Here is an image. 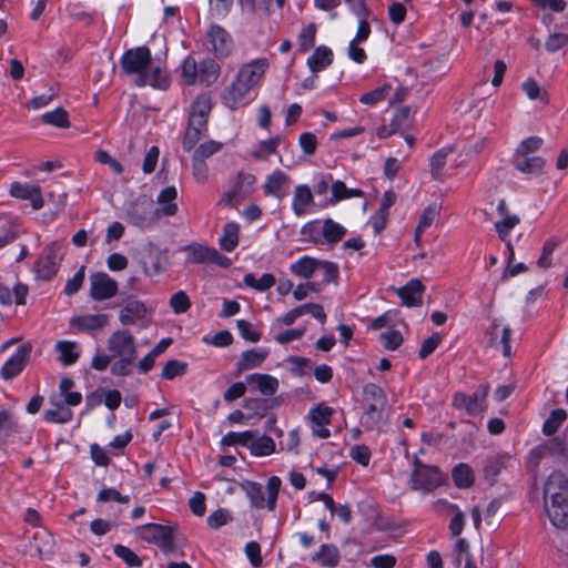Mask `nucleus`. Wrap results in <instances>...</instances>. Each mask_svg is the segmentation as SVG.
I'll list each match as a JSON object with an SVG mask.
<instances>
[{
  "label": "nucleus",
  "mask_w": 568,
  "mask_h": 568,
  "mask_svg": "<svg viewBox=\"0 0 568 568\" xmlns=\"http://www.w3.org/2000/svg\"><path fill=\"white\" fill-rule=\"evenodd\" d=\"M322 234L327 243L334 244L339 242L346 234V229L332 219L323 222Z\"/></svg>",
  "instance_id": "38"
},
{
  "label": "nucleus",
  "mask_w": 568,
  "mask_h": 568,
  "mask_svg": "<svg viewBox=\"0 0 568 568\" xmlns=\"http://www.w3.org/2000/svg\"><path fill=\"white\" fill-rule=\"evenodd\" d=\"M268 65L266 58L252 60L240 68L236 78L253 89L258 84Z\"/></svg>",
  "instance_id": "14"
},
{
  "label": "nucleus",
  "mask_w": 568,
  "mask_h": 568,
  "mask_svg": "<svg viewBox=\"0 0 568 568\" xmlns=\"http://www.w3.org/2000/svg\"><path fill=\"white\" fill-rule=\"evenodd\" d=\"M232 517L229 510L217 509L213 511L206 519L207 526L212 529H219L231 521Z\"/></svg>",
  "instance_id": "61"
},
{
  "label": "nucleus",
  "mask_w": 568,
  "mask_h": 568,
  "mask_svg": "<svg viewBox=\"0 0 568 568\" xmlns=\"http://www.w3.org/2000/svg\"><path fill=\"white\" fill-rule=\"evenodd\" d=\"M240 226L235 222H229L223 226V234L219 240L220 246L226 251L232 252L239 244Z\"/></svg>",
  "instance_id": "33"
},
{
  "label": "nucleus",
  "mask_w": 568,
  "mask_h": 568,
  "mask_svg": "<svg viewBox=\"0 0 568 568\" xmlns=\"http://www.w3.org/2000/svg\"><path fill=\"white\" fill-rule=\"evenodd\" d=\"M519 222H520L519 216L514 214V215H506L505 217H503V220L497 221L495 223L496 232L498 233V235L503 242L508 241L507 237H508L510 231L516 225H518Z\"/></svg>",
  "instance_id": "47"
},
{
  "label": "nucleus",
  "mask_w": 568,
  "mask_h": 568,
  "mask_svg": "<svg viewBox=\"0 0 568 568\" xmlns=\"http://www.w3.org/2000/svg\"><path fill=\"white\" fill-rule=\"evenodd\" d=\"M439 211L436 205L426 207L419 219V222L415 229V241L418 243L422 233L429 227L438 216Z\"/></svg>",
  "instance_id": "45"
},
{
  "label": "nucleus",
  "mask_w": 568,
  "mask_h": 568,
  "mask_svg": "<svg viewBox=\"0 0 568 568\" xmlns=\"http://www.w3.org/2000/svg\"><path fill=\"white\" fill-rule=\"evenodd\" d=\"M281 479L277 476H272L267 480L266 490H267V499H266V508L268 510H274L276 506V500L278 496V491L281 488Z\"/></svg>",
  "instance_id": "54"
},
{
  "label": "nucleus",
  "mask_w": 568,
  "mask_h": 568,
  "mask_svg": "<svg viewBox=\"0 0 568 568\" xmlns=\"http://www.w3.org/2000/svg\"><path fill=\"white\" fill-rule=\"evenodd\" d=\"M189 261L194 264H216L227 268L231 260L222 255L216 248L204 246L202 244H191L186 248Z\"/></svg>",
  "instance_id": "11"
},
{
  "label": "nucleus",
  "mask_w": 568,
  "mask_h": 568,
  "mask_svg": "<svg viewBox=\"0 0 568 568\" xmlns=\"http://www.w3.org/2000/svg\"><path fill=\"white\" fill-rule=\"evenodd\" d=\"M452 148H443L436 151L429 159V172L434 180H440L443 176V170L447 162V156L452 152Z\"/></svg>",
  "instance_id": "36"
},
{
  "label": "nucleus",
  "mask_w": 568,
  "mask_h": 568,
  "mask_svg": "<svg viewBox=\"0 0 568 568\" xmlns=\"http://www.w3.org/2000/svg\"><path fill=\"white\" fill-rule=\"evenodd\" d=\"M363 398L365 404L363 424L367 428L374 429L383 420L387 405L386 394L378 385L368 383L363 388Z\"/></svg>",
  "instance_id": "3"
},
{
  "label": "nucleus",
  "mask_w": 568,
  "mask_h": 568,
  "mask_svg": "<svg viewBox=\"0 0 568 568\" xmlns=\"http://www.w3.org/2000/svg\"><path fill=\"white\" fill-rule=\"evenodd\" d=\"M115 556L121 558L129 567H140L142 559L129 547L123 545H115L113 548Z\"/></svg>",
  "instance_id": "50"
},
{
  "label": "nucleus",
  "mask_w": 568,
  "mask_h": 568,
  "mask_svg": "<svg viewBox=\"0 0 568 568\" xmlns=\"http://www.w3.org/2000/svg\"><path fill=\"white\" fill-rule=\"evenodd\" d=\"M425 286L417 280H410L406 285L396 290L397 295L402 298V302L407 307H416L423 303V293Z\"/></svg>",
  "instance_id": "19"
},
{
  "label": "nucleus",
  "mask_w": 568,
  "mask_h": 568,
  "mask_svg": "<svg viewBox=\"0 0 568 568\" xmlns=\"http://www.w3.org/2000/svg\"><path fill=\"white\" fill-rule=\"evenodd\" d=\"M118 292V283L106 273L98 272L90 275V296L94 301L113 297Z\"/></svg>",
  "instance_id": "13"
},
{
  "label": "nucleus",
  "mask_w": 568,
  "mask_h": 568,
  "mask_svg": "<svg viewBox=\"0 0 568 568\" xmlns=\"http://www.w3.org/2000/svg\"><path fill=\"white\" fill-rule=\"evenodd\" d=\"M312 560L323 567H336L339 562V550L333 544H324L312 556Z\"/></svg>",
  "instance_id": "27"
},
{
  "label": "nucleus",
  "mask_w": 568,
  "mask_h": 568,
  "mask_svg": "<svg viewBox=\"0 0 568 568\" xmlns=\"http://www.w3.org/2000/svg\"><path fill=\"white\" fill-rule=\"evenodd\" d=\"M545 508L551 524L557 528L568 527V479L554 471L544 488Z\"/></svg>",
  "instance_id": "1"
},
{
  "label": "nucleus",
  "mask_w": 568,
  "mask_h": 568,
  "mask_svg": "<svg viewBox=\"0 0 568 568\" xmlns=\"http://www.w3.org/2000/svg\"><path fill=\"white\" fill-rule=\"evenodd\" d=\"M243 490L245 491L247 498L250 499V504L252 507L262 509L266 507L265 493L263 490V486L255 481H246L242 485Z\"/></svg>",
  "instance_id": "34"
},
{
  "label": "nucleus",
  "mask_w": 568,
  "mask_h": 568,
  "mask_svg": "<svg viewBox=\"0 0 568 568\" xmlns=\"http://www.w3.org/2000/svg\"><path fill=\"white\" fill-rule=\"evenodd\" d=\"M487 387L477 389L471 395L464 393L455 394L453 405L455 408L465 410L468 415L476 416L485 409Z\"/></svg>",
  "instance_id": "12"
},
{
  "label": "nucleus",
  "mask_w": 568,
  "mask_h": 568,
  "mask_svg": "<svg viewBox=\"0 0 568 568\" xmlns=\"http://www.w3.org/2000/svg\"><path fill=\"white\" fill-rule=\"evenodd\" d=\"M388 89V85H384L364 93L361 95L359 102L366 105H374L386 98Z\"/></svg>",
  "instance_id": "59"
},
{
  "label": "nucleus",
  "mask_w": 568,
  "mask_h": 568,
  "mask_svg": "<svg viewBox=\"0 0 568 568\" xmlns=\"http://www.w3.org/2000/svg\"><path fill=\"white\" fill-rule=\"evenodd\" d=\"M248 449L254 456H268L275 452L276 445L270 436L262 435L257 438L254 436L250 443Z\"/></svg>",
  "instance_id": "35"
},
{
  "label": "nucleus",
  "mask_w": 568,
  "mask_h": 568,
  "mask_svg": "<svg viewBox=\"0 0 568 568\" xmlns=\"http://www.w3.org/2000/svg\"><path fill=\"white\" fill-rule=\"evenodd\" d=\"M178 196V191L174 186H166L163 189L158 195V203L160 209V215L163 214L165 216H173L178 212V205L175 203Z\"/></svg>",
  "instance_id": "25"
},
{
  "label": "nucleus",
  "mask_w": 568,
  "mask_h": 568,
  "mask_svg": "<svg viewBox=\"0 0 568 568\" xmlns=\"http://www.w3.org/2000/svg\"><path fill=\"white\" fill-rule=\"evenodd\" d=\"M566 419L567 413L565 409H554L542 425V433L546 436L554 435Z\"/></svg>",
  "instance_id": "43"
},
{
  "label": "nucleus",
  "mask_w": 568,
  "mask_h": 568,
  "mask_svg": "<svg viewBox=\"0 0 568 568\" xmlns=\"http://www.w3.org/2000/svg\"><path fill=\"white\" fill-rule=\"evenodd\" d=\"M317 272H321V274H322V283L323 284L336 282V280L338 277V267L333 262L318 260Z\"/></svg>",
  "instance_id": "55"
},
{
  "label": "nucleus",
  "mask_w": 568,
  "mask_h": 568,
  "mask_svg": "<svg viewBox=\"0 0 568 568\" xmlns=\"http://www.w3.org/2000/svg\"><path fill=\"white\" fill-rule=\"evenodd\" d=\"M243 282L248 287L264 292L275 284V277L271 273H265L260 278H256L254 274L247 273L244 275Z\"/></svg>",
  "instance_id": "40"
},
{
  "label": "nucleus",
  "mask_w": 568,
  "mask_h": 568,
  "mask_svg": "<svg viewBox=\"0 0 568 568\" xmlns=\"http://www.w3.org/2000/svg\"><path fill=\"white\" fill-rule=\"evenodd\" d=\"M85 276V266L82 265L77 273L73 275L72 278L67 281V284L64 286V294L68 296L74 295L79 292V290L82 287V284L84 282Z\"/></svg>",
  "instance_id": "60"
},
{
  "label": "nucleus",
  "mask_w": 568,
  "mask_h": 568,
  "mask_svg": "<svg viewBox=\"0 0 568 568\" xmlns=\"http://www.w3.org/2000/svg\"><path fill=\"white\" fill-rule=\"evenodd\" d=\"M41 119L45 124H51L59 128L69 126L68 112L62 108H57L51 112L42 114Z\"/></svg>",
  "instance_id": "48"
},
{
  "label": "nucleus",
  "mask_w": 568,
  "mask_h": 568,
  "mask_svg": "<svg viewBox=\"0 0 568 568\" xmlns=\"http://www.w3.org/2000/svg\"><path fill=\"white\" fill-rule=\"evenodd\" d=\"M314 196L308 185L300 184L293 193L292 210L297 216L308 212V206L313 203Z\"/></svg>",
  "instance_id": "22"
},
{
  "label": "nucleus",
  "mask_w": 568,
  "mask_h": 568,
  "mask_svg": "<svg viewBox=\"0 0 568 568\" xmlns=\"http://www.w3.org/2000/svg\"><path fill=\"white\" fill-rule=\"evenodd\" d=\"M410 115V109L408 106H402L395 113L390 124L389 130L386 131L385 128L381 129L378 132L379 138H385L387 135L394 134L400 129L405 128L408 123V119Z\"/></svg>",
  "instance_id": "37"
},
{
  "label": "nucleus",
  "mask_w": 568,
  "mask_h": 568,
  "mask_svg": "<svg viewBox=\"0 0 568 568\" xmlns=\"http://www.w3.org/2000/svg\"><path fill=\"white\" fill-rule=\"evenodd\" d=\"M412 485L416 490L433 491L443 484V475L435 466H428L415 455L413 457Z\"/></svg>",
  "instance_id": "5"
},
{
  "label": "nucleus",
  "mask_w": 568,
  "mask_h": 568,
  "mask_svg": "<svg viewBox=\"0 0 568 568\" xmlns=\"http://www.w3.org/2000/svg\"><path fill=\"white\" fill-rule=\"evenodd\" d=\"M220 74V65L212 59H205L200 62L197 71V82L210 85L216 81Z\"/></svg>",
  "instance_id": "32"
},
{
  "label": "nucleus",
  "mask_w": 568,
  "mask_h": 568,
  "mask_svg": "<svg viewBox=\"0 0 568 568\" xmlns=\"http://www.w3.org/2000/svg\"><path fill=\"white\" fill-rule=\"evenodd\" d=\"M135 84L138 87L151 85L158 89H166L169 79L160 67H152L151 64L143 74L138 77Z\"/></svg>",
  "instance_id": "21"
},
{
  "label": "nucleus",
  "mask_w": 568,
  "mask_h": 568,
  "mask_svg": "<svg viewBox=\"0 0 568 568\" xmlns=\"http://www.w3.org/2000/svg\"><path fill=\"white\" fill-rule=\"evenodd\" d=\"M453 479L458 488H468L474 483V473L466 464H459L453 469Z\"/></svg>",
  "instance_id": "42"
},
{
  "label": "nucleus",
  "mask_w": 568,
  "mask_h": 568,
  "mask_svg": "<svg viewBox=\"0 0 568 568\" xmlns=\"http://www.w3.org/2000/svg\"><path fill=\"white\" fill-rule=\"evenodd\" d=\"M331 415H332V408L326 407V406L325 407L317 406L316 408H314L310 412V418H311L312 423L320 427L326 426L327 424H329Z\"/></svg>",
  "instance_id": "64"
},
{
  "label": "nucleus",
  "mask_w": 568,
  "mask_h": 568,
  "mask_svg": "<svg viewBox=\"0 0 568 568\" xmlns=\"http://www.w3.org/2000/svg\"><path fill=\"white\" fill-rule=\"evenodd\" d=\"M288 175L281 170H276L267 176L263 187L267 195H272L281 200L286 194L283 189L288 184Z\"/></svg>",
  "instance_id": "24"
},
{
  "label": "nucleus",
  "mask_w": 568,
  "mask_h": 568,
  "mask_svg": "<svg viewBox=\"0 0 568 568\" xmlns=\"http://www.w3.org/2000/svg\"><path fill=\"white\" fill-rule=\"evenodd\" d=\"M205 37L209 50L217 59L230 55L233 48V38L226 29L220 24H211L205 32Z\"/></svg>",
  "instance_id": "10"
},
{
  "label": "nucleus",
  "mask_w": 568,
  "mask_h": 568,
  "mask_svg": "<svg viewBox=\"0 0 568 568\" xmlns=\"http://www.w3.org/2000/svg\"><path fill=\"white\" fill-rule=\"evenodd\" d=\"M253 437H254L253 430H245L242 433L229 432L221 439V445L222 446L241 445L244 447H248Z\"/></svg>",
  "instance_id": "44"
},
{
  "label": "nucleus",
  "mask_w": 568,
  "mask_h": 568,
  "mask_svg": "<svg viewBox=\"0 0 568 568\" xmlns=\"http://www.w3.org/2000/svg\"><path fill=\"white\" fill-rule=\"evenodd\" d=\"M246 383L254 385L258 392L266 396L274 395L278 389V379L268 374H251L246 376Z\"/></svg>",
  "instance_id": "23"
},
{
  "label": "nucleus",
  "mask_w": 568,
  "mask_h": 568,
  "mask_svg": "<svg viewBox=\"0 0 568 568\" xmlns=\"http://www.w3.org/2000/svg\"><path fill=\"white\" fill-rule=\"evenodd\" d=\"M560 241L556 237L548 239L542 247V253L539 260L537 261V264L540 268H549L551 266V254L556 250V247L559 245Z\"/></svg>",
  "instance_id": "52"
},
{
  "label": "nucleus",
  "mask_w": 568,
  "mask_h": 568,
  "mask_svg": "<svg viewBox=\"0 0 568 568\" xmlns=\"http://www.w3.org/2000/svg\"><path fill=\"white\" fill-rule=\"evenodd\" d=\"M281 142L280 136H274L272 139L261 141L256 148V150L253 151L252 155L255 159L265 160L270 154H273L276 152V149Z\"/></svg>",
  "instance_id": "46"
},
{
  "label": "nucleus",
  "mask_w": 568,
  "mask_h": 568,
  "mask_svg": "<svg viewBox=\"0 0 568 568\" xmlns=\"http://www.w3.org/2000/svg\"><path fill=\"white\" fill-rule=\"evenodd\" d=\"M197 71L199 64L193 58L187 57L182 63V75L189 85L195 84L197 82Z\"/></svg>",
  "instance_id": "56"
},
{
  "label": "nucleus",
  "mask_w": 568,
  "mask_h": 568,
  "mask_svg": "<svg viewBox=\"0 0 568 568\" xmlns=\"http://www.w3.org/2000/svg\"><path fill=\"white\" fill-rule=\"evenodd\" d=\"M236 326L241 336L245 341L256 343L261 339V334L254 328V326L250 322L245 320H239Z\"/></svg>",
  "instance_id": "63"
},
{
  "label": "nucleus",
  "mask_w": 568,
  "mask_h": 568,
  "mask_svg": "<svg viewBox=\"0 0 568 568\" xmlns=\"http://www.w3.org/2000/svg\"><path fill=\"white\" fill-rule=\"evenodd\" d=\"M152 63V54L148 47H138L126 50L120 59L124 73L140 77Z\"/></svg>",
  "instance_id": "9"
},
{
  "label": "nucleus",
  "mask_w": 568,
  "mask_h": 568,
  "mask_svg": "<svg viewBox=\"0 0 568 568\" xmlns=\"http://www.w3.org/2000/svg\"><path fill=\"white\" fill-rule=\"evenodd\" d=\"M187 364L178 359H171L162 368L161 377L168 381L185 373Z\"/></svg>",
  "instance_id": "49"
},
{
  "label": "nucleus",
  "mask_w": 568,
  "mask_h": 568,
  "mask_svg": "<svg viewBox=\"0 0 568 568\" xmlns=\"http://www.w3.org/2000/svg\"><path fill=\"white\" fill-rule=\"evenodd\" d=\"M170 306L175 314H182L191 307V302L184 291H179L171 296Z\"/></svg>",
  "instance_id": "57"
},
{
  "label": "nucleus",
  "mask_w": 568,
  "mask_h": 568,
  "mask_svg": "<svg viewBox=\"0 0 568 568\" xmlns=\"http://www.w3.org/2000/svg\"><path fill=\"white\" fill-rule=\"evenodd\" d=\"M251 90L250 85L235 78L223 94V102L229 109L236 110L245 104V97Z\"/></svg>",
  "instance_id": "18"
},
{
  "label": "nucleus",
  "mask_w": 568,
  "mask_h": 568,
  "mask_svg": "<svg viewBox=\"0 0 568 568\" xmlns=\"http://www.w3.org/2000/svg\"><path fill=\"white\" fill-rule=\"evenodd\" d=\"M267 356L268 351L265 348H252L245 351L241 354L236 363V369L239 373H242L244 371L260 367Z\"/></svg>",
  "instance_id": "20"
},
{
  "label": "nucleus",
  "mask_w": 568,
  "mask_h": 568,
  "mask_svg": "<svg viewBox=\"0 0 568 568\" xmlns=\"http://www.w3.org/2000/svg\"><path fill=\"white\" fill-rule=\"evenodd\" d=\"M10 194L17 199L29 200L34 210H40L44 205L39 185L14 182L11 184Z\"/></svg>",
  "instance_id": "17"
},
{
  "label": "nucleus",
  "mask_w": 568,
  "mask_h": 568,
  "mask_svg": "<svg viewBox=\"0 0 568 568\" xmlns=\"http://www.w3.org/2000/svg\"><path fill=\"white\" fill-rule=\"evenodd\" d=\"M222 149V143L216 141H207L197 146L193 156L204 160L217 153Z\"/></svg>",
  "instance_id": "62"
},
{
  "label": "nucleus",
  "mask_w": 568,
  "mask_h": 568,
  "mask_svg": "<svg viewBox=\"0 0 568 568\" xmlns=\"http://www.w3.org/2000/svg\"><path fill=\"white\" fill-rule=\"evenodd\" d=\"M318 268V260L311 256H303L295 263L291 264L290 271L302 278H311Z\"/></svg>",
  "instance_id": "29"
},
{
  "label": "nucleus",
  "mask_w": 568,
  "mask_h": 568,
  "mask_svg": "<svg viewBox=\"0 0 568 568\" xmlns=\"http://www.w3.org/2000/svg\"><path fill=\"white\" fill-rule=\"evenodd\" d=\"M513 164L516 170L524 174L538 176L544 172L546 162L538 155L515 152L513 156Z\"/></svg>",
  "instance_id": "16"
},
{
  "label": "nucleus",
  "mask_w": 568,
  "mask_h": 568,
  "mask_svg": "<svg viewBox=\"0 0 568 568\" xmlns=\"http://www.w3.org/2000/svg\"><path fill=\"white\" fill-rule=\"evenodd\" d=\"M128 219L133 225L146 229L158 222L160 219V211H156L151 199L142 196L130 204L128 209Z\"/></svg>",
  "instance_id": "7"
},
{
  "label": "nucleus",
  "mask_w": 568,
  "mask_h": 568,
  "mask_svg": "<svg viewBox=\"0 0 568 568\" xmlns=\"http://www.w3.org/2000/svg\"><path fill=\"white\" fill-rule=\"evenodd\" d=\"M50 403L53 408L45 410L44 419L49 423L65 424L73 417L72 410L61 403L55 402L54 398H50Z\"/></svg>",
  "instance_id": "30"
},
{
  "label": "nucleus",
  "mask_w": 568,
  "mask_h": 568,
  "mask_svg": "<svg viewBox=\"0 0 568 568\" xmlns=\"http://www.w3.org/2000/svg\"><path fill=\"white\" fill-rule=\"evenodd\" d=\"M332 196L328 200L329 204H336L342 200H346L349 197H361L364 195L363 191L359 189H348L344 182L337 180L333 181L331 185Z\"/></svg>",
  "instance_id": "31"
},
{
  "label": "nucleus",
  "mask_w": 568,
  "mask_h": 568,
  "mask_svg": "<svg viewBox=\"0 0 568 568\" xmlns=\"http://www.w3.org/2000/svg\"><path fill=\"white\" fill-rule=\"evenodd\" d=\"M63 255V245L53 242L48 245L36 262L34 272L38 278L48 281L52 278Z\"/></svg>",
  "instance_id": "8"
},
{
  "label": "nucleus",
  "mask_w": 568,
  "mask_h": 568,
  "mask_svg": "<svg viewBox=\"0 0 568 568\" xmlns=\"http://www.w3.org/2000/svg\"><path fill=\"white\" fill-rule=\"evenodd\" d=\"M211 108H212V104H211L210 97L205 95V94H202V95H199L194 100L190 114L207 119L209 114H210V111H211Z\"/></svg>",
  "instance_id": "58"
},
{
  "label": "nucleus",
  "mask_w": 568,
  "mask_h": 568,
  "mask_svg": "<svg viewBox=\"0 0 568 568\" xmlns=\"http://www.w3.org/2000/svg\"><path fill=\"white\" fill-rule=\"evenodd\" d=\"M77 343L69 341H60L55 345V349L60 353L59 361L65 365L74 364L79 358V353L75 351Z\"/></svg>",
  "instance_id": "39"
},
{
  "label": "nucleus",
  "mask_w": 568,
  "mask_h": 568,
  "mask_svg": "<svg viewBox=\"0 0 568 568\" xmlns=\"http://www.w3.org/2000/svg\"><path fill=\"white\" fill-rule=\"evenodd\" d=\"M108 349L116 361L111 366V373L115 376L131 374V366L134 363L138 351L135 338L128 329H118L108 339Z\"/></svg>",
  "instance_id": "2"
},
{
  "label": "nucleus",
  "mask_w": 568,
  "mask_h": 568,
  "mask_svg": "<svg viewBox=\"0 0 568 568\" xmlns=\"http://www.w3.org/2000/svg\"><path fill=\"white\" fill-rule=\"evenodd\" d=\"M109 323L106 314H88L72 320V325L81 331H97Z\"/></svg>",
  "instance_id": "28"
},
{
  "label": "nucleus",
  "mask_w": 568,
  "mask_h": 568,
  "mask_svg": "<svg viewBox=\"0 0 568 568\" xmlns=\"http://www.w3.org/2000/svg\"><path fill=\"white\" fill-rule=\"evenodd\" d=\"M119 321L122 325H136L140 328H148L152 323V311L140 300L126 297L121 303Z\"/></svg>",
  "instance_id": "4"
},
{
  "label": "nucleus",
  "mask_w": 568,
  "mask_h": 568,
  "mask_svg": "<svg viewBox=\"0 0 568 568\" xmlns=\"http://www.w3.org/2000/svg\"><path fill=\"white\" fill-rule=\"evenodd\" d=\"M550 445V455L568 458V428L561 436L548 440Z\"/></svg>",
  "instance_id": "53"
},
{
  "label": "nucleus",
  "mask_w": 568,
  "mask_h": 568,
  "mask_svg": "<svg viewBox=\"0 0 568 568\" xmlns=\"http://www.w3.org/2000/svg\"><path fill=\"white\" fill-rule=\"evenodd\" d=\"M523 91L526 93L529 100H537L544 104L548 103V93L547 91L540 87L537 81L532 78L527 79L521 84Z\"/></svg>",
  "instance_id": "41"
},
{
  "label": "nucleus",
  "mask_w": 568,
  "mask_h": 568,
  "mask_svg": "<svg viewBox=\"0 0 568 568\" xmlns=\"http://www.w3.org/2000/svg\"><path fill=\"white\" fill-rule=\"evenodd\" d=\"M31 354V345L23 344L18 351L4 363L0 371V375L4 379H11L18 376L28 363Z\"/></svg>",
  "instance_id": "15"
},
{
  "label": "nucleus",
  "mask_w": 568,
  "mask_h": 568,
  "mask_svg": "<svg viewBox=\"0 0 568 568\" xmlns=\"http://www.w3.org/2000/svg\"><path fill=\"white\" fill-rule=\"evenodd\" d=\"M333 62V51L325 45L315 49L314 53L307 59V65L313 73H317Z\"/></svg>",
  "instance_id": "26"
},
{
  "label": "nucleus",
  "mask_w": 568,
  "mask_h": 568,
  "mask_svg": "<svg viewBox=\"0 0 568 568\" xmlns=\"http://www.w3.org/2000/svg\"><path fill=\"white\" fill-rule=\"evenodd\" d=\"M315 34L316 26L314 23H310L308 26L302 29L298 36V45L301 51L306 52L314 47Z\"/></svg>",
  "instance_id": "51"
},
{
  "label": "nucleus",
  "mask_w": 568,
  "mask_h": 568,
  "mask_svg": "<svg viewBox=\"0 0 568 568\" xmlns=\"http://www.w3.org/2000/svg\"><path fill=\"white\" fill-rule=\"evenodd\" d=\"M138 536L150 544H155L164 554L175 550L172 529L160 524H145L136 528Z\"/></svg>",
  "instance_id": "6"
}]
</instances>
